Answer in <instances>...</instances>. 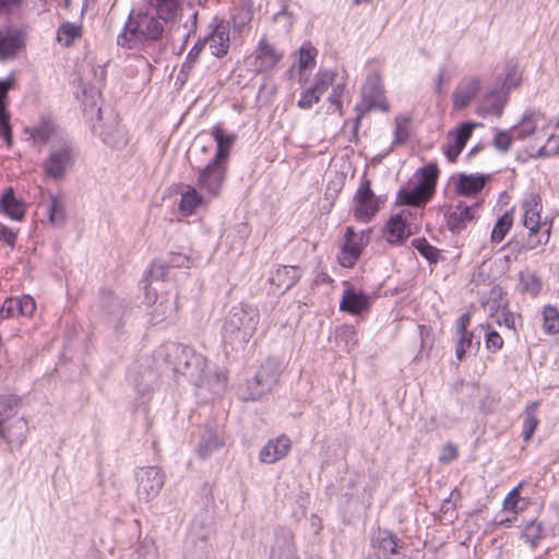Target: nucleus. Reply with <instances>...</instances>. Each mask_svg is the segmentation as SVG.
<instances>
[{"label": "nucleus", "instance_id": "obj_1", "mask_svg": "<svg viewBox=\"0 0 559 559\" xmlns=\"http://www.w3.org/2000/svg\"><path fill=\"white\" fill-rule=\"evenodd\" d=\"M164 26L150 9L143 8L132 10L128 21L117 38L119 46L126 49H138L155 43L163 37Z\"/></svg>", "mask_w": 559, "mask_h": 559}, {"label": "nucleus", "instance_id": "obj_2", "mask_svg": "<svg viewBox=\"0 0 559 559\" xmlns=\"http://www.w3.org/2000/svg\"><path fill=\"white\" fill-rule=\"evenodd\" d=\"M337 73L330 69H320L313 78L311 85L306 86L300 98L297 102V107L307 110L318 104L323 94L332 86V92L328 102L334 106V110L342 115L343 102L342 97L346 90V81L336 82Z\"/></svg>", "mask_w": 559, "mask_h": 559}, {"label": "nucleus", "instance_id": "obj_3", "mask_svg": "<svg viewBox=\"0 0 559 559\" xmlns=\"http://www.w3.org/2000/svg\"><path fill=\"white\" fill-rule=\"evenodd\" d=\"M440 170L437 163H428L416 171L418 183L413 189H400L396 202L401 205L424 207L436 194Z\"/></svg>", "mask_w": 559, "mask_h": 559}, {"label": "nucleus", "instance_id": "obj_4", "mask_svg": "<svg viewBox=\"0 0 559 559\" xmlns=\"http://www.w3.org/2000/svg\"><path fill=\"white\" fill-rule=\"evenodd\" d=\"M386 198L376 194L371 180L362 176L352 199V215L357 223H370L384 206Z\"/></svg>", "mask_w": 559, "mask_h": 559}, {"label": "nucleus", "instance_id": "obj_5", "mask_svg": "<svg viewBox=\"0 0 559 559\" xmlns=\"http://www.w3.org/2000/svg\"><path fill=\"white\" fill-rule=\"evenodd\" d=\"M197 174L198 187L212 200L217 199L223 191L227 178L228 163L211 158L205 165L191 163Z\"/></svg>", "mask_w": 559, "mask_h": 559}, {"label": "nucleus", "instance_id": "obj_6", "mask_svg": "<svg viewBox=\"0 0 559 559\" xmlns=\"http://www.w3.org/2000/svg\"><path fill=\"white\" fill-rule=\"evenodd\" d=\"M20 399L15 395L0 396V438L9 443H22L26 438V423L22 418H16L10 426H4V419L15 414L20 405Z\"/></svg>", "mask_w": 559, "mask_h": 559}, {"label": "nucleus", "instance_id": "obj_7", "mask_svg": "<svg viewBox=\"0 0 559 559\" xmlns=\"http://www.w3.org/2000/svg\"><path fill=\"white\" fill-rule=\"evenodd\" d=\"M480 207L481 204L479 202L467 204L462 200L448 204L444 211L447 228L452 234L462 233L469 224L477 222L479 218Z\"/></svg>", "mask_w": 559, "mask_h": 559}, {"label": "nucleus", "instance_id": "obj_8", "mask_svg": "<svg viewBox=\"0 0 559 559\" xmlns=\"http://www.w3.org/2000/svg\"><path fill=\"white\" fill-rule=\"evenodd\" d=\"M283 51L276 49L265 36H263L254 51L246 58V64L257 73H267L273 71L282 61Z\"/></svg>", "mask_w": 559, "mask_h": 559}, {"label": "nucleus", "instance_id": "obj_9", "mask_svg": "<svg viewBox=\"0 0 559 559\" xmlns=\"http://www.w3.org/2000/svg\"><path fill=\"white\" fill-rule=\"evenodd\" d=\"M362 104L356 106L357 121L364 115L374 108L381 111H389L390 104L384 95V87L379 76L373 75L367 79L361 91Z\"/></svg>", "mask_w": 559, "mask_h": 559}, {"label": "nucleus", "instance_id": "obj_10", "mask_svg": "<svg viewBox=\"0 0 559 559\" xmlns=\"http://www.w3.org/2000/svg\"><path fill=\"white\" fill-rule=\"evenodd\" d=\"M281 371L278 365L273 359H266L262 362L250 384L249 399L260 400L270 393L280 382Z\"/></svg>", "mask_w": 559, "mask_h": 559}, {"label": "nucleus", "instance_id": "obj_11", "mask_svg": "<svg viewBox=\"0 0 559 559\" xmlns=\"http://www.w3.org/2000/svg\"><path fill=\"white\" fill-rule=\"evenodd\" d=\"M318 49L311 41H304L298 50L293 53L294 63L288 68L286 74L289 78H297L300 86L305 87L308 81V71L317 64Z\"/></svg>", "mask_w": 559, "mask_h": 559}, {"label": "nucleus", "instance_id": "obj_12", "mask_svg": "<svg viewBox=\"0 0 559 559\" xmlns=\"http://www.w3.org/2000/svg\"><path fill=\"white\" fill-rule=\"evenodd\" d=\"M413 213L402 210L393 214L385 223L383 236L389 243L396 245L404 242L412 234L411 219Z\"/></svg>", "mask_w": 559, "mask_h": 559}, {"label": "nucleus", "instance_id": "obj_13", "mask_svg": "<svg viewBox=\"0 0 559 559\" xmlns=\"http://www.w3.org/2000/svg\"><path fill=\"white\" fill-rule=\"evenodd\" d=\"M365 231L356 233L354 227L348 226L344 234V242L341 246L338 261L344 267H353L359 259L366 241Z\"/></svg>", "mask_w": 559, "mask_h": 559}, {"label": "nucleus", "instance_id": "obj_14", "mask_svg": "<svg viewBox=\"0 0 559 559\" xmlns=\"http://www.w3.org/2000/svg\"><path fill=\"white\" fill-rule=\"evenodd\" d=\"M548 118L540 112H532L523 117L519 124L514 128V138L518 140L531 139V148L536 146L537 139L547 126Z\"/></svg>", "mask_w": 559, "mask_h": 559}, {"label": "nucleus", "instance_id": "obj_15", "mask_svg": "<svg viewBox=\"0 0 559 559\" xmlns=\"http://www.w3.org/2000/svg\"><path fill=\"white\" fill-rule=\"evenodd\" d=\"M211 198L201 189L199 190L195 186L185 185L180 192V199L178 202V211L182 216H192L199 209L206 207Z\"/></svg>", "mask_w": 559, "mask_h": 559}, {"label": "nucleus", "instance_id": "obj_16", "mask_svg": "<svg viewBox=\"0 0 559 559\" xmlns=\"http://www.w3.org/2000/svg\"><path fill=\"white\" fill-rule=\"evenodd\" d=\"M73 156L70 147L62 146L52 151L43 164L45 174L55 179H61L72 166Z\"/></svg>", "mask_w": 559, "mask_h": 559}, {"label": "nucleus", "instance_id": "obj_17", "mask_svg": "<svg viewBox=\"0 0 559 559\" xmlns=\"http://www.w3.org/2000/svg\"><path fill=\"white\" fill-rule=\"evenodd\" d=\"M489 180V176L481 174H457L451 177L454 192L464 197H476L481 192Z\"/></svg>", "mask_w": 559, "mask_h": 559}, {"label": "nucleus", "instance_id": "obj_18", "mask_svg": "<svg viewBox=\"0 0 559 559\" xmlns=\"http://www.w3.org/2000/svg\"><path fill=\"white\" fill-rule=\"evenodd\" d=\"M35 310L36 302L32 296L10 297L4 300L0 308V318L3 320L19 316L31 318Z\"/></svg>", "mask_w": 559, "mask_h": 559}, {"label": "nucleus", "instance_id": "obj_19", "mask_svg": "<svg viewBox=\"0 0 559 559\" xmlns=\"http://www.w3.org/2000/svg\"><path fill=\"white\" fill-rule=\"evenodd\" d=\"M13 78L0 81V138L5 142L8 148L13 145L11 115L8 110V93L13 87Z\"/></svg>", "mask_w": 559, "mask_h": 559}, {"label": "nucleus", "instance_id": "obj_20", "mask_svg": "<svg viewBox=\"0 0 559 559\" xmlns=\"http://www.w3.org/2000/svg\"><path fill=\"white\" fill-rule=\"evenodd\" d=\"M552 219L545 217L544 222L535 223V225H523L527 229L522 248L526 251L535 250L540 246L548 243L551 230Z\"/></svg>", "mask_w": 559, "mask_h": 559}, {"label": "nucleus", "instance_id": "obj_21", "mask_svg": "<svg viewBox=\"0 0 559 559\" xmlns=\"http://www.w3.org/2000/svg\"><path fill=\"white\" fill-rule=\"evenodd\" d=\"M537 156L548 157L559 154V122L548 120L547 126L537 139L534 148Z\"/></svg>", "mask_w": 559, "mask_h": 559}, {"label": "nucleus", "instance_id": "obj_22", "mask_svg": "<svg viewBox=\"0 0 559 559\" xmlns=\"http://www.w3.org/2000/svg\"><path fill=\"white\" fill-rule=\"evenodd\" d=\"M201 41H204V46L209 44L211 53L217 58L225 57L230 47V32L228 24L224 22L217 23L213 31Z\"/></svg>", "mask_w": 559, "mask_h": 559}, {"label": "nucleus", "instance_id": "obj_23", "mask_svg": "<svg viewBox=\"0 0 559 559\" xmlns=\"http://www.w3.org/2000/svg\"><path fill=\"white\" fill-rule=\"evenodd\" d=\"M371 307V299L362 292H356L354 288L344 290L340 310L352 316H360L369 312Z\"/></svg>", "mask_w": 559, "mask_h": 559}, {"label": "nucleus", "instance_id": "obj_24", "mask_svg": "<svg viewBox=\"0 0 559 559\" xmlns=\"http://www.w3.org/2000/svg\"><path fill=\"white\" fill-rule=\"evenodd\" d=\"M24 47V32L19 29H0V60L14 58Z\"/></svg>", "mask_w": 559, "mask_h": 559}, {"label": "nucleus", "instance_id": "obj_25", "mask_svg": "<svg viewBox=\"0 0 559 559\" xmlns=\"http://www.w3.org/2000/svg\"><path fill=\"white\" fill-rule=\"evenodd\" d=\"M292 448V441L286 435L271 439L260 451V461L264 464H273L284 459Z\"/></svg>", "mask_w": 559, "mask_h": 559}, {"label": "nucleus", "instance_id": "obj_26", "mask_svg": "<svg viewBox=\"0 0 559 559\" xmlns=\"http://www.w3.org/2000/svg\"><path fill=\"white\" fill-rule=\"evenodd\" d=\"M480 80L476 76L461 81L452 96L453 107L457 110L466 108L480 91Z\"/></svg>", "mask_w": 559, "mask_h": 559}, {"label": "nucleus", "instance_id": "obj_27", "mask_svg": "<svg viewBox=\"0 0 559 559\" xmlns=\"http://www.w3.org/2000/svg\"><path fill=\"white\" fill-rule=\"evenodd\" d=\"M521 223L522 225H535V223L544 222L542 217L543 202L542 197L537 192H531L524 197L521 202Z\"/></svg>", "mask_w": 559, "mask_h": 559}, {"label": "nucleus", "instance_id": "obj_28", "mask_svg": "<svg viewBox=\"0 0 559 559\" xmlns=\"http://www.w3.org/2000/svg\"><path fill=\"white\" fill-rule=\"evenodd\" d=\"M146 7L163 25L176 24L182 17L179 2H147Z\"/></svg>", "mask_w": 559, "mask_h": 559}, {"label": "nucleus", "instance_id": "obj_29", "mask_svg": "<svg viewBox=\"0 0 559 559\" xmlns=\"http://www.w3.org/2000/svg\"><path fill=\"white\" fill-rule=\"evenodd\" d=\"M211 134L216 142V152L211 158L228 163L236 135L226 133L222 124H215L211 129Z\"/></svg>", "mask_w": 559, "mask_h": 559}, {"label": "nucleus", "instance_id": "obj_30", "mask_svg": "<svg viewBox=\"0 0 559 559\" xmlns=\"http://www.w3.org/2000/svg\"><path fill=\"white\" fill-rule=\"evenodd\" d=\"M0 212L14 221H22L25 216L26 207L22 200L15 198L12 188H8L0 199Z\"/></svg>", "mask_w": 559, "mask_h": 559}, {"label": "nucleus", "instance_id": "obj_31", "mask_svg": "<svg viewBox=\"0 0 559 559\" xmlns=\"http://www.w3.org/2000/svg\"><path fill=\"white\" fill-rule=\"evenodd\" d=\"M300 270L296 266L281 265L271 277V284L278 289L287 290L293 287L300 278Z\"/></svg>", "mask_w": 559, "mask_h": 559}, {"label": "nucleus", "instance_id": "obj_32", "mask_svg": "<svg viewBox=\"0 0 559 559\" xmlns=\"http://www.w3.org/2000/svg\"><path fill=\"white\" fill-rule=\"evenodd\" d=\"M371 547L383 556L395 555L399 552L396 536L386 528H379L371 540Z\"/></svg>", "mask_w": 559, "mask_h": 559}, {"label": "nucleus", "instance_id": "obj_33", "mask_svg": "<svg viewBox=\"0 0 559 559\" xmlns=\"http://www.w3.org/2000/svg\"><path fill=\"white\" fill-rule=\"evenodd\" d=\"M524 485V481L519 483L502 501V510L514 514V519H518L519 514L528 506V501L521 496Z\"/></svg>", "mask_w": 559, "mask_h": 559}, {"label": "nucleus", "instance_id": "obj_34", "mask_svg": "<svg viewBox=\"0 0 559 559\" xmlns=\"http://www.w3.org/2000/svg\"><path fill=\"white\" fill-rule=\"evenodd\" d=\"M543 288L542 278L536 272L528 270L521 271L519 273V285L518 289L523 295H528L532 298H536Z\"/></svg>", "mask_w": 559, "mask_h": 559}, {"label": "nucleus", "instance_id": "obj_35", "mask_svg": "<svg viewBox=\"0 0 559 559\" xmlns=\"http://www.w3.org/2000/svg\"><path fill=\"white\" fill-rule=\"evenodd\" d=\"M544 537L545 527L543 522L537 519L525 522L521 531V538L530 545L532 549H536Z\"/></svg>", "mask_w": 559, "mask_h": 559}, {"label": "nucleus", "instance_id": "obj_36", "mask_svg": "<svg viewBox=\"0 0 559 559\" xmlns=\"http://www.w3.org/2000/svg\"><path fill=\"white\" fill-rule=\"evenodd\" d=\"M540 406V402H531L524 408V420H523V430L522 437L525 442L531 441L533 438L538 425L539 419L537 416V411Z\"/></svg>", "mask_w": 559, "mask_h": 559}, {"label": "nucleus", "instance_id": "obj_37", "mask_svg": "<svg viewBox=\"0 0 559 559\" xmlns=\"http://www.w3.org/2000/svg\"><path fill=\"white\" fill-rule=\"evenodd\" d=\"M542 329L546 335L559 334V310L554 305H545L542 308Z\"/></svg>", "mask_w": 559, "mask_h": 559}, {"label": "nucleus", "instance_id": "obj_38", "mask_svg": "<svg viewBox=\"0 0 559 559\" xmlns=\"http://www.w3.org/2000/svg\"><path fill=\"white\" fill-rule=\"evenodd\" d=\"M504 104L506 98L500 92H490L483 98L479 107V114L499 117L503 111Z\"/></svg>", "mask_w": 559, "mask_h": 559}, {"label": "nucleus", "instance_id": "obj_39", "mask_svg": "<svg viewBox=\"0 0 559 559\" xmlns=\"http://www.w3.org/2000/svg\"><path fill=\"white\" fill-rule=\"evenodd\" d=\"M522 82V70L520 64L513 60L507 61L504 64V73L501 81L502 88L508 93L516 88Z\"/></svg>", "mask_w": 559, "mask_h": 559}, {"label": "nucleus", "instance_id": "obj_40", "mask_svg": "<svg viewBox=\"0 0 559 559\" xmlns=\"http://www.w3.org/2000/svg\"><path fill=\"white\" fill-rule=\"evenodd\" d=\"M83 29L81 24L64 22L57 32V40L64 47H70L76 39L81 38Z\"/></svg>", "mask_w": 559, "mask_h": 559}, {"label": "nucleus", "instance_id": "obj_41", "mask_svg": "<svg viewBox=\"0 0 559 559\" xmlns=\"http://www.w3.org/2000/svg\"><path fill=\"white\" fill-rule=\"evenodd\" d=\"M394 145H403L405 144L412 130V118L407 115H399L394 119Z\"/></svg>", "mask_w": 559, "mask_h": 559}, {"label": "nucleus", "instance_id": "obj_42", "mask_svg": "<svg viewBox=\"0 0 559 559\" xmlns=\"http://www.w3.org/2000/svg\"><path fill=\"white\" fill-rule=\"evenodd\" d=\"M513 219L512 211L506 212L497 219L490 235L492 242L500 243L506 238L513 225Z\"/></svg>", "mask_w": 559, "mask_h": 559}, {"label": "nucleus", "instance_id": "obj_43", "mask_svg": "<svg viewBox=\"0 0 559 559\" xmlns=\"http://www.w3.org/2000/svg\"><path fill=\"white\" fill-rule=\"evenodd\" d=\"M412 246L425 258L429 263H437L440 258V251L433 247L426 238L419 237L412 240Z\"/></svg>", "mask_w": 559, "mask_h": 559}, {"label": "nucleus", "instance_id": "obj_44", "mask_svg": "<svg viewBox=\"0 0 559 559\" xmlns=\"http://www.w3.org/2000/svg\"><path fill=\"white\" fill-rule=\"evenodd\" d=\"M481 330L486 332L485 334V346L486 349L490 353H498L504 346L503 337L492 329L490 323H483L479 325Z\"/></svg>", "mask_w": 559, "mask_h": 559}, {"label": "nucleus", "instance_id": "obj_45", "mask_svg": "<svg viewBox=\"0 0 559 559\" xmlns=\"http://www.w3.org/2000/svg\"><path fill=\"white\" fill-rule=\"evenodd\" d=\"M229 323L238 330L243 329L245 334L251 335L255 330L257 320L250 317L248 312L240 310L231 313Z\"/></svg>", "mask_w": 559, "mask_h": 559}, {"label": "nucleus", "instance_id": "obj_46", "mask_svg": "<svg viewBox=\"0 0 559 559\" xmlns=\"http://www.w3.org/2000/svg\"><path fill=\"white\" fill-rule=\"evenodd\" d=\"M476 122H463L455 130L449 132V138L465 147L471 139L475 128L479 127Z\"/></svg>", "mask_w": 559, "mask_h": 559}, {"label": "nucleus", "instance_id": "obj_47", "mask_svg": "<svg viewBox=\"0 0 559 559\" xmlns=\"http://www.w3.org/2000/svg\"><path fill=\"white\" fill-rule=\"evenodd\" d=\"M29 135L40 143L48 142L55 134V127L50 121H43L38 126L28 130Z\"/></svg>", "mask_w": 559, "mask_h": 559}, {"label": "nucleus", "instance_id": "obj_48", "mask_svg": "<svg viewBox=\"0 0 559 559\" xmlns=\"http://www.w3.org/2000/svg\"><path fill=\"white\" fill-rule=\"evenodd\" d=\"M204 49V41L198 40L188 52L185 62L181 66V73L188 75L198 62L201 52Z\"/></svg>", "mask_w": 559, "mask_h": 559}, {"label": "nucleus", "instance_id": "obj_49", "mask_svg": "<svg viewBox=\"0 0 559 559\" xmlns=\"http://www.w3.org/2000/svg\"><path fill=\"white\" fill-rule=\"evenodd\" d=\"M457 340L455 342V356L459 361L465 358L466 352L473 345L474 333L473 332H459Z\"/></svg>", "mask_w": 559, "mask_h": 559}, {"label": "nucleus", "instance_id": "obj_50", "mask_svg": "<svg viewBox=\"0 0 559 559\" xmlns=\"http://www.w3.org/2000/svg\"><path fill=\"white\" fill-rule=\"evenodd\" d=\"M49 219L55 225H60L66 219L64 205L60 198L51 197V203L49 206Z\"/></svg>", "mask_w": 559, "mask_h": 559}, {"label": "nucleus", "instance_id": "obj_51", "mask_svg": "<svg viewBox=\"0 0 559 559\" xmlns=\"http://www.w3.org/2000/svg\"><path fill=\"white\" fill-rule=\"evenodd\" d=\"M516 319L521 320L520 314H515L509 309H504L501 312V317L497 319V323L499 325H503L513 332H516Z\"/></svg>", "mask_w": 559, "mask_h": 559}, {"label": "nucleus", "instance_id": "obj_52", "mask_svg": "<svg viewBox=\"0 0 559 559\" xmlns=\"http://www.w3.org/2000/svg\"><path fill=\"white\" fill-rule=\"evenodd\" d=\"M459 457V449L454 443H447L442 447L439 461L449 464Z\"/></svg>", "mask_w": 559, "mask_h": 559}, {"label": "nucleus", "instance_id": "obj_53", "mask_svg": "<svg viewBox=\"0 0 559 559\" xmlns=\"http://www.w3.org/2000/svg\"><path fill=\"white\" fill-rule=\"evenodd\" d=\"M513 136L508 131H499L493 138V145L501 152H507L512 145Z\"/></svg>", "mask_w": 559, "mask_h": 559}, {"label": "nucleus", "instance_id": "obj_54", "mask_svg": "<svg viewBox=\"0 0 559 559\" xmlns=\"http://www.w3.org/2000/svg\"><path fill=\"white\" fill-rule=\"evenodd\" d=\"M463 150L464 146L452 140L444 146L443 154L450 163H455Z\"/></svg>", "mask_w": 559, "mask_h": 559}, {"label": "nucleus", "instance_id": "obj_55", "mask_svg": "<svg viewBox=\"0 0 559 559\" xmlns=\"http://www.w3.org/2000/svg\"><path fill=\"white\" fill-rule=\"evenodd\" d=\"M180 359L183 360V366H181L180 364H178L176 366V371L182 373V374H189V367L191 365V360L190 359H194L197 360L198 357L192 355L189 350H187L186 348H181L180 349Z\"/></svg>", "mask_w": 559, "mask_h": 559}, {"label": "nucleus", "instance_id": "obj_56", "mask_svg": "<svg viewBox=\"0 0 559 559\" xmlns=\"http://www.w3.org/2000/svg\"><path fill=\"white\" fill-rule=\"evenodd\" d=\"M472 321V314L471 312H465L461 314L457 320L455 321V331L459 332H472L468 330V326Z\"/></svg>", "mask_w": 559, "mask_h": 559}, {"label": "nucleus", "instance_id": "obj_57", "mask_svg": "<svg viewBox=\"0 0 559 559\" xmlns=\"http://www.w3.org/2000/svg\"><path fill=\"white\" fill-rule=\"evenodd\" d=\"M0 237L3 241H5L8 245H11V246L14 245L15 239H16V235L12 230L8 229L7 227H2Z\"/></svg>", "mask_w": 559, "mask_h": 559}, {"label": "nucleus", "instance_id": "obj_58", "mask_svg": "<svg viewBox=\"0 0 559 559\" xmlns=\"http://www.w3.org/2000/svg\"><path fill=\"white\" fill-rule=\"evenodd\" d=\"M445 82H447L445 72L443 70H441L438 75L437 87H436L438 93L442 92V87Z\"/></svg>", "mask_w": 559, "mask_h": 559}, {"label": "nucleus", "instance_id": "obj_59", "mask_svg": "<svg viewBox=\"0 0 559 559\" xmlns=\"http://www.w3.org/2000/svg\"><path fill=\"white\" fill-rule=\"evenodd\" d=\"M518 519H514V515L512 518L502 519L499 522H497L498 526L502 527H511L513 522H515Z\"/></svg>", "mask_w": 559, "mask_h": 559}, {"label": "nucleus", "instance_id": "obj_60", "mask_svg": "<svg viewBox=\"0 0 559 559\" xmlns=\"http://www.w3.org/2000/svg\"><path fill=\"white\" fill-rule=\"evenodd\" d=\"M321 281H323V282H324V281H331V278L329 277V275H328V274L323 273V274H322V277H321Z\"/></svg>", "mask_w": 559, "mask_h": 559}, {"label": "nucleus", "instance_id": "obj_61", "mask_svg": "<svg viewBox=\"0 0 559 559\" xmlns=\"http://www.w3.org/2000/svg\"><path fill=\"white\" fill-rule=\"evenodd\" d=\"M206 152H207V148H206L205 146H203V147L201 148V153H202V154H205Z\"/></svg>", "mask_w": 559, "mask_h": 559}, {"label": "nucleus", "instance_id": "obj_62", "mask_svg": "<svg viewBox=\"0 0 559 559\" xmlns=\"http://www.w3.org/2000/svg\"><path fill=\"white\" fill-rule=\"evenodd\" d=\"M8 2H0V10L2 9V7H4Z\"/></svg>", "mask_w": 559, "mask_h": 559}]
</instances>
